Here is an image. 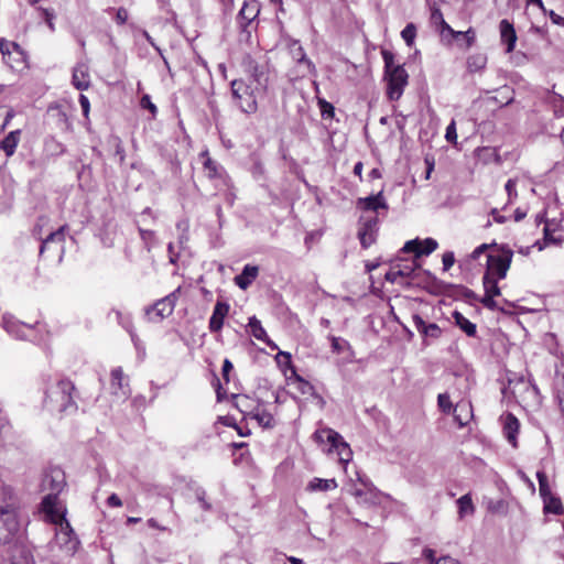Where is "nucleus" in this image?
<instances>
[{"instance_id":"nucleus-1","label":"nucleus","mask_w":564,"mask_h":564,"mask_svg":"<svg viewBox=\"0 0 564 564\" xmlns=\"http://www.w3.org/2000/svg\"><path fill=\"white\" fill-rule=\"evenodd\" d=\"M18 500L10 487H0V543H10L20 531Z\"/></svg>"},{"instance_id":"nucleus-2","label":"nucleus","mask_w":564,"mask_h":564,"mask_svg":"<svg viewBox=\"0 0 564 564\" xmlns=\"http://www.w3.org/2000/svg\"><path fill=\"white\" fill-rule=\"evenodd\" d=\"M75 386L68 379H59L45 391V404L52 411L70 412L77 409L73 392Z\"/></svg>"},{"instance_id":"nucleus-3","label":"nucleus","mask_w":564,"mask_h":564,"mask_svg":"<svg viewBox=\"0 0 564 564\" xmlns=\"http://www.w3.org/2000/svg\"><path fill=\"white\" fill-rule=\"evenodd\" d=\"M66 486V479L64 471L54 467L51 468L47 473L44 474L41 482L42 491H48L46 496L42 499V507L45 513L50 517L58 513V509L56 508L57 496L63 491Z\"/></svg>"},{"instance_id":"nucleus-4","label":"nucleus","mask_w":564,"mask_h":564,"mask_svg":"<svg viewBox=\"0 0 564 564\" xmlns=\"http://www.w3.org/2000/svg\"><path fill=\"white\" fill-rule=\"evenodd\" d=\"M51 519L54 523L59 525V530L55 533L53 541L50 543L51 549L54 550L57 547L64 555L73 556L77 552L80 541L66 519L65 512L55 513Z\"/></svg>"},{"instance_id":"nucleus-5","label":"nucleus","mask_w":564,"mask_h":564,"mask_svg":"<svg viewBox=\"0 0 564 564\" xmlns=\"http://www.w3.org/2000/svg\"><path fill=\"white\" fill-rule=\"evenodd\" d=\"M231 96L235 105L247 115L254 113L258 109L256 88H251L242 79H234L230 83Z\"/></svg>"},{"instance_id":"nucleus-6","label":"nucleus","mask_w":564,"mask_h":564,"mask_svg":"<svg viewBox=\"0 0 564 564\" xmlns=\"http://www.w3.org/2000/svg\"><path fill=\"white\" fill-rule=\"evenodd\" d=\"M513 251L507 246L498 247L497 251L487 256L485 274L505 279L512 262Z\"/></svg>"},{"instance_id":"nucleus-7","label":"nucleus","mask_w":564,"mask_h":564,"mask_svg":"<svg viewBox=\"0 0 564 564\" xmlns=\"http://www.w3.org/2000/svg\"><path fill=\"white\" fill-rule=\"evenodd\" d=\"M0 52L3 62L12 69H19L24 67L26 63V53L24 50L13 41L6 39L0 40Z\"/></svg>"},{"instance_id":"nucleus-8","label":"nucleus","mask_w":564,"mask_h":564,"mask_svg":"<svg viewBox=\"0 0 564 564\" xmlns=\"http://www.w3.org/2000/svg\"><path fill=\"white\" fill-rule=\"evenodd\" d=\"M241 67L257 84L256 89H267L269 77L265 65L259 64L250 54H245L241 59Z\"/></svg>"},{"instance_id":"nucleus-9","label":"nucleus","mask_w":564,"mask_h":564,"mask_svg":"<svg viewBox=\"0 0 564 564\" xmlns=\"http://www.w3.org/2000/svg\"><path fill=\"white\" fill-rule=\"evenodd\" d=\"M176 290L165 297L156 301L152 306L145 308V314L150 321L160 322L163 318L170 316L176 304Z\"/></svg>"},{"instance_id":"nucleus-10","label":"nucleus","mask_w":564,"mask_h":564,"mask_svg":"<svg viewBox=\"0 0 564 564\" xmlns=\"http://www.w3.org/2000/svg\"><path fill=\"white\" fill-rule=\"evenodd\" d=\"M388 80V97L390 100H398L408 85L409 75L403 66L393 68L392 72L386 74Z\"/></svg>"},{"instance_id":"nucleus-11","label":"nucleus","mask_w":564,"mask_h":564,"mask_svg":"<svg viewBox=\"0 0 564 564\" xmlns=\"http://www.w3.org/2000/svg\"><path fill=\"white\" fill-rule=\"evenodd\" d=\"M378 225V216L360 218L358 238L362 248L367 249L376 241Z\"/></svg>"},{"instance_id":"nucleus-12","label":"nucleus","mask_w":564,"mask_h":564,"mask_svg":"<svg viewBox=\"0 0 564 564\" xmlns=\"http://www.w3.org/2000/svg\"><path fill=\"white\" fill-rule=\"evenodd\" d=\"M0 325L9 335L22 340L29 339L26 330L30 332L33 329L32 325L22 323L9 314H3L1 316Z\"/></svg>"},{"instance_id":"nucleus-13","label":"nucleus","mask_w":564,"mask_h":564,"mask_svg":"<svg viewBox=\"0 0 564 564\" xmlns=\"http://www.w3.org/2000/svg\"><path fill=\"white\" fill-rule=\"evenodd\" d=\"M498 278L489 274H484L482 285L485 289V295L480 300V303L489 310L498 308L497 302L494 300L495 296L500 295V288L498 286Z\"/></svg>"},{"instance_id":"nucleus-14","label":"nucleus","mask_w":564,"mask_h":564,"mask_svg":"<svg viewBox=\"0 0 564 564\" xmlns=\"http://www.w3.org/2000/svg\"><path fill=\"white\" fill-rule=\"evenodd\" d=\"M357 207L366 212H375L378 217L380 215V210L387 212L389 208L382 189L377 194L358 198Z\"/></svg>"},{"instance_id":"nucleus-15","label":"nucleus","mask_w":564,"mask_h":564,"mask_svg":"<svg viewBox=\"0 0 564 564\" xmlns=\"http://www.w3.org/2000/svg\"><path fill=\"white\" fill-rule=\"evenodd\" d=\"M293 59L296 61L300 67H303L301 72V76H306L308 74L315 75L316 67L312 63L311 59L306 57L304 48L300 45L299 41H294L290 47Z\"/></svg>"},{"instance_id":"nucleus-16","label":"nucleus","mask_w":564,"mask_h":564,"mask_svg":"<svg viewBox=\"0 0 564 564\" xmlns=\"http://www.w3.org/2000/svg\"><path fill=\"white\" fill-rule=\"evenodd\" d=\"M229 308L230 306L227 302L220 300L216 302L208 324L212 333L220 332L224 326V321L229 313Z\"/></svg>"},{"instance_id":"nucleus-17","label":"nucleus","mask_w":564,"mask_h":564,"mask_svg":"<svg viewBox=\"0 0 564 564\" xmlns=\"http://www.w3.org/2000/svg\"><path fill=\"white\" fill-rule=\"evenodd\" d=\"M413 325L424 339H438L442 335L441 327L435 323L427 324L420 315L412 316Z\"/></svg>"},{"instance_id":"nucleus-18","label":"nucleus","mask_w":564,"mask_h":564,"mask_svg":"<svg viewBox=\"0 0 564 564\" xmlns=\"http://www.w3.org/2000/svg\"><path fill=\"white\" fill-rule=\"evenodd\" d=\"M500 41L501 44L506 45V53L513 52L518 40L514 26L507 19H503L499 23Z\"/></svg>"},{"instance_id":"nucleus-19","label":"nucleus","mask_w":564,"mask_h":564,"mask_svg":"<svg viewBox=\"0 0 564 564\" xmlns=\"http://www.w3.org/2000/svg\"><path fill=\"white\" fill-rule=\"evenodd\" d=\"M451 414H453L454 421L458 424L459 427L466 426L473 417L471 403L469 401L458 402L454 406Z\"/></svg>"},{"instance_id":"nucleus-20","label":"nucleus","mask_w":564,"mask_h":564,"mask_svg":"<svg viewBox=\"0 0 564 564\" xmlns=\"http://www.w3.org/2000/svg\"><path fill=\"white\" fill-rule=\"evenodd\" d=\"M72 83L78 90H86L90 86V77L88 66L84 63H78L73 69Z\"/></svg>"},{"instance_id":"nucleus-21","label":"nucleus","mask_w":564,"mask_h":564,"mask_svg":"<svg viewBox=\"0 0 564 564\" xmlns=\"http://www.w3.org/2000/svg\"><path fill=\"white\" fill-rule=\"evenodd\" d=\"M520 422L512 413H507L503 416V434L507 441L517 447V435L519 433Z\"/></svg>"},{"instance_id":"nucleus-22","label":"nucleus","mask_w":564,"mask_h":564,"mask_svg":"<svg viewBox=\"0 0 564 564\" xmlns=\"http://www.w3.org/2000/svg\"><path fill=\"white\" fill-rule=\"evenodd\" d=\"M258 14L259 8L257 3H243L237 17L242 32H247L248 25L257 18Z\"/></svg>"},{"instance_id":"nucleus-23","label":"nucleus","mask_w":564,"mask_h":564,"mask_svg":"<svg viewBox=\"0 0 564 564\" xmlns=\"http://www.w3.org/2000/svg\"><path fill=\"white\" fill-rule=\"evenodd\" d=\"M259 273V268L252 264H246L240 274L235 276V283L241 290H247L256 280Z\"/></svg>"},{"instance_id":"nucleus-24","label":"nucleus","mask_w":564,"mask_h":564,"mask_svg":"<svg viewBox=\"0 0 564 564\" xmlns=\"http://www.w3.org/2000/svg\"><path fill=\"white\" fill-rule=\"evenodd\" d=\"M249 327L253 337L264 341L272 350L278 349V346L268 337L261 322L256 316L249 318Z\"/></svg>"},{"instance_id":"nucleus-25","label":"nucleus","mask_w":564,"mask_h":564,"mask_svg":"<svg viewBox=\"0 0 564 564\" xmlns=\"http://www.w3.org/2000/svg\"><path fill=\"white\" fill-rule=\"evenodd\" d=\"M324 451L327 453L336 452L339 457V460L343 463H348L351 459L352 455L349 445L344 441L341 435L338 441H335L333 445L328 446L327 448H324Z\"/></svg>"},{"instance_id":"nucleus-26","label":"nucleus","mask_w":564,"mask_h":564,"mask_svg":"<svg viewBox=\"0 0 564 564\" xmlns=\"http://www.w3.org/2000/svg\"><path fill=\"white\" fill-rule=\"evenodd\" d=\"M313 437L316 443L323 446L324 449L333 445L335 441H338L340 438V434L332 429H322L316 431Z\"/></svg>"},{"instance_id":"nucleus-27","label":"nucleus","mask_w":564,"mask_h":564,"mask_svg":"<svg viewBox=\"0 0 564 564\" xmlns=\"http://www.w3.org/2000/svg\"><path fill=\"white\" fill-rule=\"evenodd\" d=\"M21 130H14L0 142V150H2L7 156L14 154L15 149L20 142Z\"/></svg>"},{"instance_id":"nucleus-28","label":"nucleus","mask_w":564,"mask_h":564,"mask_svg":"<svg viewBox=\"0 0 564 564\" xmlns=\"http://www.w3.org/2000/svg\"><path fill=\"white\" fill-rule=\"evenodd\" d=\"M452 316L454 318L455 325L457 327H459L467 336H469V337L476 336V334H477L476 324L470 322L458 311L453 312Z\"/></svg>"},{"instance_id":"nucleus-29","label":"nucleus","mask_w":564,"mask_h":564,"mask_svg":"<svg viewBox=\"0 0 564 564\" xmlns=\"http://www.w3.org/2000/svg\"><path fill=\"white\" fill-rule=\"evenodd\" d=\"M335 488H337L335 479L313 478L307 485L310 491H329Z\"/></svg>"},{"instance_id":"nucleus-30","label":"nucleus","mask_w":564,"mask_h":564,"mask_svg":"<svg viewBox=\"0 0 564 564\" xmlns=\"http://www.w3.org/2000/svg\"><path fill=\"white\" fill-rule=\"evenodd\" d=\"M123 371L121 367H117L111 370V389L113 393L117 394L118 390H122V395L127 398L129 395V391L123 390Z\"/></svg>"},{"instance_id":"nucleus-31","label":"nucleus","mask_w":564,"mask_h":564,"mask_svg":"<svg viewBox=\"0 0 564 564\" xmlns=\"http://www.w3.org/2000/svg\"><path fill=\"white\" fill-rule=\"evenodd\" d=\"M544 502V512L545 513H554V514H561L564 513L563 506L561 502V499L558 497H555L553 495L546 497L543 499Z\"/></svg>"},{"instance_id":"nucleus-32","label":"nucleus","mask_w":564,"mask_h":564,"mask_svg":"<svg viewBox=\"0 0 564 564\" xmlns=\"http://www.w3.org/2000/svg\"><path fill=\"white\" fill-rule=\"evenodd\" d=\"M66 229V226H62L59 227L56 231H53L51 232L50 235H47V237L45 239L42 240V243H41V247H40V254L42 256L46 249V247L51 243V242H63L64 241V238H65V231Z\"/></svg>"},{"instance_id":"nucleus-33","label":"nucleus","mask_w":564,"mask_h":564,"mask_svg":"<svg viewBox=\"0 0 564 564\" xmlns=\"http://www.w3.org/2000/svg\"><path fill=\"white\" fill-rule=\"evenodd\" d=\"M487 64V57L484 54H474L467 58V69L470 73H475L485 68Z\"/></svg>"},{"instance_id":"nucleus-34","label":"nucleus","mask_w":564,"mask_h":564,"mask_svg":"<svg viewBox=\"0 0 564 564\" xmlns=\"http://www.w3.org/2000/svg\"><path fill=\"white\" fill-rule=\"evenodd\" d=\"M458 513L463 518L466 514L474 512V505L470 495H464L457 500Z\"/></svg>"},{"instance_id":"nucleus-35","label":"nucleus","mask_w":564,"mask_h":564,"mask_svg":"<svg viewBox=\"0 0 564 564\" xmlns=\"http://www.w3.org/2000/svg\"><path fill=\"white\" fill-rule=\"evenodd\" d=\"M549 104L553 107L554 115L556 117H563L564 116V97L552 93L551 96L547 99Z\"/></svg>"},{"instance_id":"nucleus-36","label":"nucleus","mask_w":564,"mask_h":564,"mask_svg":"<svg viewBox=\"0 0 564 564\" xmlns=\"http://www.w3.org/2000/svg\"><path fill=\"white\" fill-rule=\"evenodd\" d=\"M253 419H256L259 425H261L262 427L271 429L274 426L273 415L265 410H258L253 414Z\"/></svg>"},{"instance_id":"nucleus-37","label":"nucleus","mask_w":564,"mask_h":564,"mask_svg":"<svg viewBox=\"0 0 564 564\" xmlns=\"http://www.w3.org/2000/svg\"><path fill=\"white\" fill-rule=\"evenodd\" d=\"M202 156L205 158L203 165H204V169L207 171V176L209 178H215V177L219 176V166L215 161H213L208 156V152L207 151L203 152Z\"/></svg>"},{"instance_id":"nucleus-38","label":"nucleus","mask_w":564,"mask_h":564,"mask_svg":"<svg viewBox=\"0 0 564 564\" xmlns=\"http://www.w3.org/2000/svg\"><path fill=\"white\" fill-rule=\"evenodd\" d=\"M536 478L539 481L540 495L543 499H545L546 497L552 495L550 486H549V481H547V476L545 475L544 471L539 470L536 473Z\"/></svg>"},{"instance_id":"nucleus-39","label":"nucleus","mask_w":564,"mask_h":564,"mask_svg":"<svg viewBox=\"0 0 564 564\" xmlns=\"http://www.w3.org/2000/svg\"><path fill=\"white\" fill-rule=\"evenodd\" d=\"M421 250L422 246L421 240L419 238L406 241L402 248L403 252L413 253L415 259L424 256L423 253H420Z\"/></svg>"},{"instance_id":"nucleus-40","label":"nucleus","mask_w":564,"mask_h":564,"mask_svg":"<svg viewBox=\"0 0 564 564\" xmlns=\"http://www.w3.org/2000/svg\"><path fill=\"white\" fill-rule=\"evenodd\" d=\"M437 405L441 412H443L444 414H451L454 409L451 402L449 394L447 392L440 393L437 395Z\"/></svg>"},{"instance_id":"nucleus-41","label":"nucleus","mask_w":564,"mask_h":564,"mask_svg":"<svg viewBox=\"0 0 564 564\" xmlns=\"http://www.w3.org/2000/svg\"><path fill=\"white\" fill-rule=\"evenodd\" d=\"M328 338L332 343V350L336 354H340V352L345 351L346 349L347 350L351 349L350 344L346 339H343L340 337H336L333 335H330Z\"/></svg>"},{"instance_id":"nucleus-42","label":"nucleus","mask_w":564,"mask_h":564,"mask_svg":"<svg viewBox=\"0 0 564 564\" xmlns=\"http://www.w3.org/2000/svg\"><path fill=\"white\" fill-rule=\"evenodd\" d=\"M194 491V496L196 500L200 503V507L204 511H210L212 505L206 500V491L204 488L199 486L191 487Z\"/></svg>"},{"instance_id":"nucleus-43","label":"nucleus","mask_w":564,"mask_h":564,"mask_svg":"<svg viewBox=\"0 0 564 564\" xmlns=\"http://www.w3.org/2000/svg\"><path fill=\"white\" fill-rule=\"evenodd\" d=\"M401 36L405 44L411 47L414 44V39L416 36V28L413 23H409L401 31Z\"/></svg>"},{"instance_id":"nucleus-44","label":"nucleus","mask_w":564,"mask_h":564,"mask_svg":"<svg viewBox=\"0 0 564 564\" xmlns=\"http://www.w3.org/2000/svg\"><path fill=\"white\" fill-rule=\"evenodd\" d=\"M382 58L384 62V73L388 74L393 70V68H398L399 65L394 63V55L392 52L383 50Z\"/></svg>"},{"instance_id":"nucleus-45","label":"nucleus","mask_w":564,"mask_h":564,"mask_svg":"<svg viewBox=\"0 0 564 564\" xmlns=\"http://www.w3.org/2000/svg\"><path fill=\"white\" fill-rule=\"evenodd\" d=\"M422 250L420 253H423L424 256L431 254L433 251L437 249V241L433 238H426L424 240H421Z\"/></svg>"},{"instance_id":"nucleus-46","label":"nucleus","mask_w":564,"mask_h":564,"mask_svg":"<svg viewBox=\"0 0 564 564\" xmlns=\"http://www.w3.org/2000/svg\"><path fill=\"white\" fill-rule=\"evenodd\" d=\"M437 28L440 34L443 37H445L446 34L451 35L454 39H458L460 35H463V31H455L446 21L444 23H441Z\"/></svg>"},{"instance_id":"nucleus-47","label":"nucleus","mask_w":564,"mask_h":564,"mask_svg":"<svg viewBox=\"0 0 564 564\" xmlns=\"http://www.w3.org/2000/svg\"><path fill=\"white\" fill-rule=\"evenodd\" d=\"M554 390L556 398H564V372H556L554 379Z\"/></svg>"},{"instance_id":"nucleus-48","label":"nucleus","mask_w":564,"mask_h":564,"mask_svg":"<svg viewBox=\"0 0 564 564\" xmlns=\"http://www.w3.org/2000/svg\"><path fill=\"white\" fill-rule=\"evenodd\" d=\"M399 271H402V278H409L414 270L419 267L415 261L411 263H397L394 264Z\"/></svg>"},{"instance_id":"nucleus-49","label":"nucleus","mask_w":564,"mask_h":564,"mask_svg":"<svg viewBox=\"0 0 564 564\" xmlns=\"http://www.w3.org/2000/svg\"><path fill=\"white\" fill-rule=\"evenodd\" d=\"M139 232L142 241L145 243L147 249L150 250L151 243L154 241L155 238L154 231L139 227Z\"/></svg>"},{"instance_id":"nucleus-50","label":"nucleus","mask_w":564,"mask_h":564,"mask_svg":"<svg viewBox=\"0 0 564 564\" xmlns=\"http://www.w3.org/2000/svg\"><path fill=\"white\" fill-rule=\"evenodd\" d=\"M40 11L42 12V17H43L44 21L46 22L47 26L50 28V30L54 31L55 30V25L53 22V20L55 19L54 10L40 8Z\"/></svg>"},{"instance_id":"nucleus-51","label":"nucleus","mask_w":564,"mask_h":564,"mask_svg":"<svg viewBox=\"0 0 564 564\" xmlns=\"http://www.w3.org/2000/svg\"><path fill=\"white\" fill-rule=\"evenodd\" d=\"M140 106L143 108V109H148L152 116H155L156 112H158V108L151 101V98L149 95H143L141 100H140Z\"/></svg>"},{"instance_id":"nucleus-52","label":"nucleus","mask_w":564,"mask_h":564,"mask_svg":"<svg viewBox=\"0 0 564 564\" xmlns=\"http://www.w3.org/2000/svg\"><path fill=\"white\" fill-rule=\"evenodd\" d=\"M318 105H319L321 112H322L323 117H333L334 116L335 108L330 102H328L326 100H319Z\"/></svg>"},{"instance_id":"nucleus-53","label":"nucleus","mask_w":564,"mask_h":564,"mask_svg":"<svg viewBox=\"0 0 564 564\" xmlns=\"http://www.w3.org/2000/svg\"><path fill=\"white\" fill-rule=\"evenodd\" d=\"M296 380L299 381V390L303 394H313L314 393V387L306 380H304L301 377H296Z\"/></svg>"},{"instance_id":"nucleus-54","label":"nucleus","mask_w":564,"mask_h":564,"mask_svg":"<svg viewBox=\"0 0 564 564\" xmlns=\"http://www.w3.org/2000/svg\"><path fill=\"white\" fill-rule=\"evenodd\" d=\"M445 138L449 143H456L457 132H456V124H455L454 120L447 126Z\"/></svg>"},{"instance_id":"nucleus-55","label":"nucleus","mask_w":564,"mask_h":564,"mask_svg":"<svg viewBox=\"0 0 564 564\" xmlns=\"http://www.w3.org/2000/svg\"><path fill=\"white\" fill-rule=\"evenodd\" d=\"M431 22L436 26L445 22L442 11L436 7L432 8Z\"/></svg>"},{"instance_id":"nucleus-56","label":"nucleus","mask_w":564,"mask_h":564,"mask_svg":"<svg viewBox=\"0 0 564 564\" xmlns=\"http://www.w3.org/2000/svg\"><path fill=\"white\" fill-rule=\"evenodd\" d=\"M386 280L391 283L398 282L399 278H402V271H399L395 265L391 268L384 275Z\"/></svg>"},{"instance_id":"nucleus-57","label":"nucleus","mask_w":564,"mask_h":564,"mask_svg":"<svg viewBox=\"0 0 564 564\" xmlns=\"http://www.w3.org/2000/svg\"><path fill=\"white\" fill-rule=\"evenodd\" d=\"M516 185H517V182L513 178H509L505 185V188L509 196L510 202L512 200L513 197H517Z\"/></svg>"},{"instance_id":"nucleus-58","label":"nucleus","mask_w":564,"mask_h":564,"mask_svg":"<svg viewBox=\"0 0 564 564\" xmlns=\"http://www.w3.org/2000/svg\"><path fill=\"white\" fill-rule=\"evenodd\" d=\"M443 269L447 271L455 263V256L452 251H446L442 258Z\"/></svg>"},{"instance_id":"nucleus-59","label":"nucleus","mask_w":564,"mask_h":564,"mask_svg":"<svg viewBox=\"0 0 564 564\" xmlns=\"http://www.w3.org/2000/svg\"><path fill=\"white\" fill-rule=\"evenodd\" d=\"M459 37H463L466 40L467 47L473 46L476 41V34L471 28H469L467 31L463 32V35H460Z\"/></svg>"},{"instance_id":"nucleus-60","label":"nucleus","mask_w":564,"mask_h":564,"mask_svg":"<svg viewBox=\"0 0 564 564\" xmlns=\"http://www.w3.org/2000/svg\"><path fill=\"white\" fill-rule=\"evenodd\" d=\"M234 366L229 359H225L223 364L221 375L224 380L228 383L229 382V373L232 370Z\"/></svg>"},{"instance_id":"nucleus-61","label":"nucleus","mask_w":564,"mask_h":564,"mask_svg":"<svg viewBox=\"0 0 564 564\" xmlns=\"http://www.w3.org/2000/svg\"><path fill=\"white\" fill-rule=\"evenodd\" d=\"M128 17V11L124 8H119L116 13V22L122 25L127 22Z\"/></svg>"},{"instance_id":"nucleus-62","label":"nucleus","mask_w":564,"mask_h":564,"mask_svg":"<svg viewBox=\"0 0 564 564\" xmlns=\"http://www.w3.org/2000/svg\"><path fill=\"white\" fill-rule=\"evenodd\" d=\"M79 105L82 107L84 116L87 117L89 113L90 104L88 98L83 94L79 95Z\"/></svg>"},{"instance_id":"nucleus-63","label":"nucleus","mask_w":564,"mask_h":564,"mask_svg":"<svg viewBox=\"0 0 564 564\" xmlns=\"http://www.w3.org/2000/svg\"><path fill=\"white\" fill-rule=\"evenodd\" d=\"M107 505L112 508H118L122 506V501L118 495L111 494L107 499Z\"/></svg>"},{"instance_id":"nucleus-64","label":"nucleus","mask_w":564,"mask_h":564,"mask_svg":"<svg viewBox=\"0 0 564 564\" xmlns=\"http://www.w3.org/2000/svg\"><path fill=\"white\" fill-rule=\"evenodd\" d=\"M549 17L554 24L564 26V17H561L560 14L555 13L553 10H551L549 12Z\"/></svg>"}]
</instances>
